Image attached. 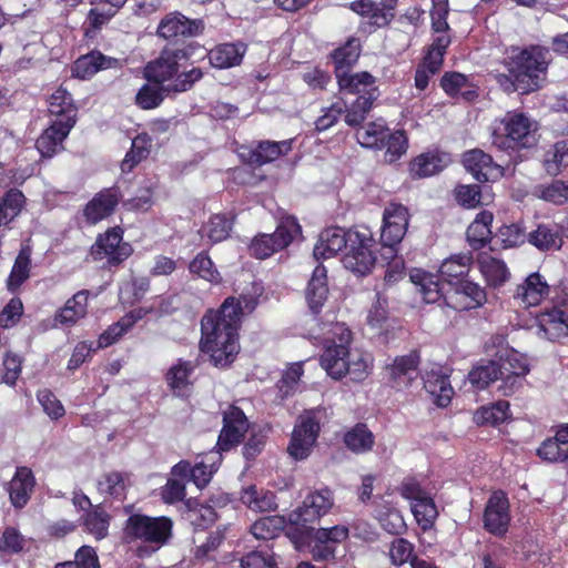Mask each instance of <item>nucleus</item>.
I'll return each mask as SVG.
<instances>
[{
  "instance_id": "1",
  "label": "nucleus",
  "mask_w": 568,
  "mask_h": 568,
  "mask_svg": "<svg viewBox=\"0 0 568 568\" xmlns=\"http://www.w3.org/2000/svg\"><path fill=\"white\" fill-rule=\"evenodd\" d=\"M243 308L241 302L227 297L216 311H207L201 321L200 348L217 367L231 364L240 351L239 327Z\"/></svg>"
},
{
  "instance_id": "2",
  "label": "nucleus",
  "mask_w": 568,
  "mask_h": 568,
  "mask_svg": "<svg viewBox=\"0 0 568 568\" xmlns=\"http://www.w3.org/2000/svg\"><path fill=\"white\" fill-rule=\"evenodd\" d=\"M325 335L321 366L327 375L334 379L348 375L354 382L364 381L371 374L373 359L368 353L349 347L352 333L348 327L344 323L329 324Z\"/></svg>"
},
{
  "instance_id": "3",
  "label": "nucleus",
  "mask_w": 568,
  "mask_h": 568,
  "mask_svg": "<svg viewBox=\"0 0 568 568\" xmlns=\"http://www.w3.org/2000/svg\"><path fill=\"white\" fill-rule=\"evenodd\" d=\"M187 53L182 49H164L144 69L145 78L161 87L166 94L186 92L203 78L200 68L187 69Z\"/></svg>"
},
{
  "instance_id": "4",
  "label": "nucleus",
  "mask_w": 568,
  "mask_h": 568,
  "mask_svg": "<svg viewBox=\"0 0 568 568\" xmlns=\"http://www.w3.org/2000/svg\"><path fill=\"white\" fill-rule=\"evenodd\" d=\"M528 372L526 359L520 353L513 348H504L498 351L495 359L473 368L468 379L471 385L480 389L500 379L499 390L505 396H509L523 386Z\"/></svg>"
},
{
  "instance_id": "5",
  "label": "nucleus",
  "mask_w": 568,
  "mask_h": 568,
  "mask_svg": "<svg viewBox=\"0 0 568 568\" xmlns=\"http://www.w3.org/2000/svg\"><path fill=\"white\" fill-rule=\"evenodd\" d=\"M547 51L540 47L513 49L506 60L515 91L529 93L540 88L541 77L547 69Z\"/></svg>"
},
{
  "instance_id": "6",
  "label": "nucleus",
  "mask_w": 568,
  "mask_h": 568,
  "mask_svg": "<svg viewBox=\"0 0 568 568\" xmlns=\"http://www.w3.org/2000/svg\"><path fill=\"white\" fill-rule=\"evenodd\" d=\"M537 142V123L518 112H508L491 134L493 145L503 151L531 149Z\"/></svg>"
},
{
  "instance_id": "7",
  "label": "nucleus",
  "mask_w": 568,
  "mask_h": 568,
  "mask_svg": "<svg viewBox=\"0 0 568 568\" xmlns=\"http://www.w3.org/2000/svg\"><path fill=\"white\" fill-rule=\"evenodd\" d=\"M430 10L433 41L426 55L420 63L430 69V72H438L443 65L446 49L452 42L450 28L447 22L449 13L448 0H432Z\"/></svg>"
},
{
  "instance_id": "8",
  "label": "nucleus",
  "mask_w": 568,
  "mask_h": 568,
  "mask_svg": "<svg viewBox=\"0 0 568 568\" xmlns=\"http://www.w3.org/2000/svg\"><path fill=\"white\" fill-rule=\"evenodd\" d=\"M320 415L321 409L314 408L297 417L287 447L293 459L303 460L310 456L320 434Z\"/></svg>"
},
{
  "instance_id": "9",
  "label": "nucleus",
  "mask_w": 568,
  "mask_h": 568,
  "mask_svg": "<svg viewBox=\"0 0 568 568\" xmlns=\"http://www.w3.org/2000/svg\"><path fill=\"white\" fill-rule=\"evenodd\" d=\"M375 246L368 232L349 231L348 246L342 260L345 268L361 276L368 274L376 263Z\"/></svg>"
},
{
  "instance_id": "10",
  "label": "nucleus",
  "mask_w": 568,
  "mask_h": 568,
  "mask_svg": "<svg viewBox=\"0 0 568 568\" xmlns=\"http://www.w3.org/2000/svg\"><path fill=\"white\" fill-rule=\"evenodd\" d=\"M172 520L169 517H150L146 515H131L126 521L128 536L144 542L163 546L172 535Z\"/></svg>"
},
{
  "instance_id": "11",
  "label": "nucleus",
  "mask_w": 568,
  "mask_h": 568,
  "mask_svg": "<svg viewBox=\"0 0 568 568\" xmlns=\"http://www.w3.org/2000/svg\"><path fill=\"white\" fill-rule=\"evenodd\" d=\"M300 232L301 226L297 221L287 216L282 220L273 234H261L254 237L250 245V252L256 258L264 260L286 247Z\"/></svg>"
},
{
  "instance_id": "12",
  "label": "nucleus",
  "mask_w": 568,
  "mask_h": 568,
  "mask_svg": "<svg viewBox=\"0 0 568 568\" xmlns=\"http://www.w3.org/2000/svg\"><path fill=\"white\" fill-rule=\"evenodd\" d=\"M409 214L407 207L399 203H389L383 213V225L381 241L384 250L392 255L395 252V245L399 244L405 236L408 227Z\"/></svg>"
},
{
  "instance_id": "13",
  "label": "nucleus",
  "mask_w": 568,
  "mask_h": 568,
  "mask_svg": "<svg viewBox=\"0 0 568 568\" xmlns=\"http://www.w3.org/2000/svg\"><path fill=\"white\" fill-rule=\"evenodd\" d=\"M221 459L222 457L219 450H211L194 466L186 460L178 463L173 466L171 475L181 477L182 479H190L199 489H203L217 470Z\"/></svg>"
},
{
  "instance_id": "14",
  "label": "nucleus",
  "mask_w": 568,
  "mask_h": 568,
  "mask_svg": "<svg viewBox=\"0 0 568 568\" xmlns=\"http://www.w3.org/2000/svg\"><path fill=\"white\" fill-rule=\"evenodd\" d=\"M132 253L129 243L122 242V230L119 227L108 231L98 237L91 247V256L94 261L105 260L110 265H116L126 260Z\"/></svg>"
},
{
  "instance_id": "15",
  "label": "nucleus",
  "mask_w": 568,
  "mask_h": 568,
  "mask_svg": "<svg viewBox=\"0 0 568 568\" xmlns=\"http://www.w3.org/2000/svg\"><path fill=\"white\" fill-rule=\"evenodd\" d=\"M420 356L417 351L396 356L385 367L388 382L398 390L407 388L418 376Z\"/></svg>"
},
{
  "instance_id": "16",
  "label": "nucleus",
  "mask_w": 568,
  "mask_h": 568,
  "mask_svg": "<svg viewBox=\"0 0 568 568\" xmlns=\"http://www.w3.org/2000/svg\"><path fill=\"white\" fill-rule=\"evenodd\" d=\"M509 524V500L503 491H495L485 507L484 528L488 532L501 537L508 531Z\"/></svg>"
},
{
  "instance_id": "17",
  "label": "nucleus",
  "mask_w": 568,
  "mask_h": 568,
  "mask_svg": "<svg viewBox=\"0 0 568 568\" xmlns=\"http://www.w3.org/2000/svg\"><path fill=\"white\" fill-rule=\"evenodd\" d=\"M334 505L333 493L327 489H320L308 494L294 514L291 520L295 524L313 523L325 516Z\"/></svg>"
},
{
  "instance_id": "18",
  "label": "nucleus",
  "mask_w": 568,
  "mask_h": 568,
  "mask_svg": "<svg viewBox=\"0 0 568 568\" xmlns=\"http://www.w3.org/2000/svg\"><path fill=\"white\" fill-rule=\"evenodd\" d=\"M248 429V420L236 406H230L224 412L223 428L217 439L219 450L226 452L237 445Z\"/></svg>"
},
{
  "instance_id": "19",
  "label": "nucleus",
  "mask_w": 568,
  "mask_h": 568,
  "mask_svg": "<svg viewBox=\"0 0 568 568\" xmlns=\"http://www.w3.org/2000/svg\"><path fill=\"white\" fill-rule=\"evenodd\" d=\"M550 294V285L546 277L538 272L530 273L516 286L514 300L523 307L541 304Z\"/></svg>"
},
{
  "instance_id": "20",
  "label": "nucleus",
  "mask_w": 568,
  "mask_h": 568,
  "mask_svg": "<svg viewBox=\"0 0 568 568\" xmlns=\"http://www.w3.org/2000/svg\"><path fill=\"white\" fill-rule=\"evenodd\" d=\"M448 377V369L436 363L430 364L423 375L425 389L435 398L439 407H446L454 394Z\"/></svg>"
},
{
  "instance_id": "21",
  "label": "nucleus",
  "mask_w": 568,
  "mask_h": 568,
  "mask_svg": "<svg viewBox=\"0 0 568 568\" xmlns=\"http://www.w3.org/2000/svg\"><path fill=\"white\" fill-rule=\"evenodd\" d=\"M293 139L275 141H261L254 150L242 148L240 156L251 165H264L292 151Z\"/></svg>"
},
{
  "instance_id": "22",
  "label": "nucleus",
  "mask_w": 568,
  "mask_h": 568,
  "mask_svg": "<svg viewBox=\"0 0 568 568\" xmlns=\"http://www.w3.org/2000/svg\"><path fill=\"white\" fill-rule=\"evenodd\" d=\"M464 166L477 181H495L504 175L503 166L495 164L493 158L481 150H471L464 154Z\"/></svg>"
},
{
  "instance_id": "23",
  "label": "nucleus",
  "mask_w": 568,
  "mask_h": 568,
  "mask_svg": "<svg viewBox=\"0 0 568 568\" xmlns=\"http://www.w3.org/2000/svg\"><path fill=\"white\" fill-rule=\"evenodd\" d=\"M201 27V21L190 20L180 12H172L161 20L158 34L166 40L179 37H194L200 33Z\"/></svg>"
},
{
  "instance_id": "24",
  "label": "nucleus",
  "mask_w": 568,
  "mask_h": 568,
  "mask_svg": "<svg viewBox=\"0 0 568 568\" xmlns=\"http://www.w3.org/2000/svg\"><path fill=\"white\" fill-rule=\"evenodd\" d=\"M74 126L72 122L52 120L50 126L38 138L36 146L43 158H52L63 149L62 142Z\"/></svg>"
},
{
  "instance_id": "25",
  "label": "nucleus",
  "mask_w": 568,
  "mask_h": 568,
  "mask_svg": "<svg viewBox=\"0 0 568 568\" xmlns=\"http://www.w3.org/2000/svg\"><path fill=\"white\" fill-rule=\"evenodd\" d=\"M537 335L549 341H557L568 335V315L559 310L551 308L536 317Z\"/></svg>"
},
{
  "instance_id": "26",
  "label": "nucleus",
  "mask_w": 568,
  "mask_h": 568,
  "mask_svg": "<svg viewBox=\"0 0 568 568\" xmlns=\"http://www.w3.org/2000/svg\"><path fill=\"white\" fill-rule=\"evenodd\" d=\"M348 232L339 227H329L324 230L314 246V257L316 260H325L335 256L343 247L347 250Z\"/></svg>"
},
{
  "instance_id": "27",
  "label": "nucleus",
  "mask_w": 568,
  "mask_h": 568,
  "mask_svg": "<svg viewBox=\"0 0 568 568\" xmlns=\"http://www.w3.org/2000/svg\"><path fill=\"white\" fill-rule=\"evenodd\" d=\"M486 302V292L477 283L463 281L449 296L448 304L456 310H471Z\"/></svg>"
},
{
  "instance_id": "28",
  "label": "nucleus",
  "mask_w": 568,
  "mask_h": 568,
  "mask_svg": "<svg viewBox=\"0 0 568 568\" xmlns=\"http://www.w3.org/2000/svg\"><path fill=\"white\" fill-rule=\"evenodd\" d=\"M478 270L490 287H499L510 278L507 264L489 253H480L477 257Z\"/></svg>"
},
{
  "instance_id": "29",
  "label": "nucleus",
  "mask_w": 568,
  "mask_h": 568,
  "mask_svg": "<svg viewBox=\"0 0 568 568\" xmlns=\"http://www.w3.org/2000/svg\"><path fill=\"white\" fill-rule=\"evenodd\" d=\"M34 484L31 469L24 466L18 467L8 488L11 504L17 508L24 507L30 499Z\"/></svg>"
},
{
  "instance_id": "30",
  "label": "nucleus",
  "mask_w": 568,
  "mask_h": 568,
  "mask_svg": "<svg viewBox=\"0 0 568 568\" xmlns=\"http://www.w3.org/2000/svg\"><path fill=\"white\" fill-rule=\"evenodd\" d=\"M88 298L89 291L82 290L77 292L65 302L63 307L57 311L54 323L72 326L81 318H84L88 313Z\"/></svg>"
},
{
  "instance_id": "31",
  "label": "nucleus",
  "mask_w": 568,
  "mask_h": 568,
  "mask_svg": "<svg viewBox=\"0 0 568 568\" xmlns=\"http://www.w3.org/2000/svg\"><path fill=\"white\" fill-rule=\"evenodd\" d=\"M328 295L327 271L325 266L317 265L308 282L306 298L308 306L314 314L318 313L323 307Z\"/></svg>"
},
{
  "instance_id": "32",
  "label": "nucleus",
  "mask_w": 568,
  "mask_h": 568,
  "mask_svg": "<svg viewBox=\"0 0 568 568\" xmlns=\"http://www.w3.org/2000/svg\"><path fill=\"white\" fill-rule=\"evenodd\" d=\"M118 204L114 191L105 190L98 193L85 206L84 216L91 224H95L112 214Z\"/></svg>"
},
{
  "instance_id": "33",
  "label": "nucleus",
  "mask_w": 568,
  "mask_h": 568,
  "mask_svg": "<svg viewBox=\"0 0 568 568\" xmlns=\"http://www.w3.org/2000/svg\"><path fill=\"white\" fill-rule=\"evenodd\" d=\"M450 163L447 153L427 152L410 163V172L418 178H427L443 171Z\"/></svg>"
},
{
  "instance_id": "34",
  "label": "nucleus",
  "mask_w": 568,
  "mask_h": 568,
  "mask_svg": "<svg viewBox=\"0 0 568 568\" xmlns=\"http://www.w3.org/2000/svg\"><path fill=\"white\" fill-rule=\"evenodd\" d=\"M116 63L115 59L105 57L101 52H91L80 57L72 67V74L79 79H87L100 70H105Z\"/></svg>"
},
{
  "instance_id": "35",
  "label": "nucleus",
  "mask_w": 568,
  "mask_h": 568,
  "mask_svg": "<svg viewBox=\"0 0 568 568\" xmlns=\"http://www.w3.org/2000/svg\"><path fill=\"white\" fill-rule=\"evenodd\" d=\"M339 89L348 93H361L362 95L369 97L371 93L377 94L375 87V78L368 72H358L349 74L341 73L336 77Z\"/></svg>"
},
{
  "instance_id": "36",
  "label": "nucleus",
  "mask_w": 568,
  "mask_h": 568,
  "mask_svg": "<svg viewBox=\"0 0 568 568\" xmlns=\"http://www.w3.org/2000/svg\"><path fill=\"white\" fill-rule=\"evenodd\" d=\"M49 112L53 120L75 124L77 109L70 93L63 88L57 89L49 98Z\"/></svg>"
},
{
  "instance_id": "37",
  "label": "nucleus",
  "mask_w": 568,
  "mask_h": 568,
  "mask_svg": "<svg viewBox=\"0 0 568 568\" xmlns=\"http://www.w3.org/2000/svg\"><path fill=\"white\" fill-rule=\"evenodd\" d=\"M439 277L422 270H414L410 273L412 283L417 287L418 293L426 303H435L443 296Z\"/></svg>"
},
{
  "instance_id": "38",
  "label": "nucleus",
  "mask_w": 568,
  "mask_h": 568,
  "mask_svg": "<svg viewBox=\"0 0 568 568\" xmlns=\"http://www.w3.org/2000/svg\"><path fill=\"white\" fill-rule=\"evenodd\" d=\"M245 53L241 43H224L212 49L209 53L211 64L217 69H227L239 65Z\"/></svg>"
},
{
  "instance_id": "39",
  "label": "nucleus",
  "mask_w": 568,
  "mask_h": 568,
  "mask_svg": "<svg viewBox=\"0 0 568 568\" xmlns=\"http://www.w3.org/2000/svg\"><path fill=\"white\" fill-rule=\"evenodd\" d=\"M493 220V213L485 210L479 212L470 223L467 229V240L473 248L479 250L489 242L491 237L490 225Z\"/></svg>"
},
{
  "instance_id": "40",
  "label": "nucleus",
  "mask_w": 568,
  "mask_h": 568,
  "mask_svg": "<svg viewBox=\"0 0 568 568\" xmlns=\"http://www.w3.org/2000/svg\"><path fill=\"white\" fill-rule=\"evenodd\" d=\"M375 518L384 530L393 535H400L406 529L400 511L388 500H382L375 509Z\"/></svg>"
},
{
  "instance_id": "41",
  "label": "nucleus",
  "mask_w": 568,
  "mask_h": 568,
  "mask_svg": "<svg viewBox=\"0 0 568 568\" xmlns=\"http://www.w3.org/2000/svg\"><path fill=\"white\" fill-rule=\"evenodd\" d=\"M241 500L254 511H271L276 508L275 495L272 491L248 486L242 490Z\"/></svg>"
},
{
  "instance_id": "42",
  "label": "nucleus",
  "mask_w": 568,
  "mask_h": 568,
  "mask_svg": "<svg viewBox=\"0 0 568 568\" xmlns=\"http://www.w3.org/2000/svg\"><path fill=\"white\" fill-rule=\"evenodd\" d=\"M528 242L540 251L558 250L562 240L557 227L540 224L528 234Z\"/></svg>"
},
{
  "instance_id": "43",
  "label": "nucleus",
  "mask_w": 568,
  "mask_h": 568,
  "mask_svg": "<svg viewBox=\"0 0 568 568\" xmlns=\"http://www.w3.org/2000/svg\"><path fill=\"white\" fill-rule=\"evenodd\" d=\"M544 168L549 175H558L568 166V141H558L544 154Z\"/></svg>"
},
{
  "instance_id": "44",
  "label": "nucleus",
  "mask_w": 568,
  "mask_h": 568,
  "mask_svg": "<svg viewBox=\"0 0 568 568\" xmlns=\"http://www.w3.org/2000/svg\"><path fill=\"white\" fill-rule=\"evenodd\" d=\"M194 371L192 362L179 359L166 374L169 386L178 394L184 395L189 385L191 384L190 377Z\"/></svg>"
},
{
  "instance_id": "45",
  "label": "nucleus",
  "mask_w": 568,
  "mask_h": 568,
  "mask_svg": "<svg viewBox=\"0 0 568 568\" xmlns=\"http://www.w3.org/2000/svg\"><path fill=\"white\" fill-rule=\"evenodd\" d=\"M361 53V43L357 39L348 40L343 47L333 52L336 77L346 73L348 69L358 60Z\"/></svg>"
},
{
  "instance_id": "46",
  "label": "nucleus",
  "mask_w": 568,
  "mask_h": 568,
  "mask_svg": "<svg viewBox=\"0 0 568 568\" xmlns=\"http://www.w3.org/2000/svg\"><path fill=\"white\" fill-rule=\"evenodd\" d=\"M232 230V221L225 215L215 214L202 226V239H207L212 244L226 240Z\"/></svg>"
},
{
  "instance_id": "47",
  "label": "nucleus",
  "mask_w": 568,
  "mask_h": 568,
  "mask_svg": "<svg viewBox=\"0 0 568 568\" xmlns=\"http://www.w3.org/2000/svg\"><path fill=\"white\" fill-rule=\"evenodd\" d=\"M387 131L388 129L384 121L378 120L358 129L356 139L362 146L382 149L386 140Z\"/></svg>"
},
{
  "instance_id": "48",
  "label": "nucleus",
  "mask_w": 568,
  "mask_h": 568,
  "mask_svg": "<svg viewBox=\"0 0 568 568\" xmlns=\"http://www.w3.org/2000/svg\"><path fill=\"white\" fill-rule=\"evenodd\" d=\"M348 449L356 454L369 452L374 446V435L364 424H357L344 436Z\"/></svg>"
},
{
  "instance_id": "49",
  "label": "nucleus",
  "mask_w": 568,
  "mask_h": 568,
  "mask_svg": "<svg viewBox=\"0 0 568 568\" xmlns=\"http://www.w3.org/2000/svg\"><path fill=\"white\" fill-rule=\"evenodd\" d=\"M412 513L423 530L430 529L438 516L437 507L428 494L410 504Z\"/></svg>"
},
{
  "instance_id": "50",
  "label": "nucleus",
  "mask_w": 568,
  "mask_h": 568,
  "mask_svg": "<svg viewBox=\"0 0 568 568\" xmlns=\"http://www.w3.org/2000/svg\"><path fill=\"white\" fill-rule=\"evenodd\" d=\"M151 149V138L146 133H141L132 140L130 152L126 153L121 163L123 172L131 171L139 162L146 159Z\"/></svg>"
},
{
  "instance_id": "51",
  "label": "nucleus",
  "mask_w": 568,
  "mask_h": 568,
  "mask_svg": "<svg viewBox=\"0 0 568 568\" xmlns=\"http://www.w3.org/2000/svg\"><path fill=\"white\" fill-rule=\"evenodd\" d=\"M470 263L471 257L468 254L454 255L442 263L439 276L452 283L453 280H458L468 273Z\"/></svg>"
},
{
  "instance_id": "52",
  "label": "nucleus",
  "mask_w": 568,
  "mask_h": 568,
  "mask_svg": "<svg viewBox=\"0 0 568 568\" xmlns=\"http://www.w3.org/2000/svg\"><path fill=\"white\" fill-rule=\"evenodd\" d=\"M98 491L105 497L121 499L126 488L125 478L119 471H108L97 483Z\"/></svg>"
},
{
  "instance_id": "53",
  "label": "nucleus",
  "mask_w": 568,
  "mask_h": 568,
  "mask_svg": "<svg viewBox=\"0 0 568 568\" xmlns=\"http://www.w3.org/2000/svg\"><path fill=\"white\" fill-rule=\"evenodd\" d=\"M190 272L212 284L221 282V274L214 266V263L210 256L201 252L190 263Z\"/></svg>"
},
{
  "instance_id": "54",
  "label": "nucleus",
  "mask_w": 568,
  "mask_h": 568,
  "mask_svg": "<svg viewBox=\"0 0 568 568\" xmlns=\"http://www.w3.org/2000/svg\"><path fill=\"white\" fill-rule=\"evenodd\" d=\"M283 527L284 521L282 518L267 516L256 520L251 527V532L256 539L270 540L277 537Z\"/></svg>"
},
{
  "instance_id": "55",
  "label": "nucleus",
  "mask_w": 568,
  "mask_h": 568,
  "mask_svg": "<svg viewBox=\"0 0 568 568\" xmlns=\"http://www.w3.org/2000/svg\"><path fill=\"white\" fill-rule=\"evenodd\" d=\"M536 194L547 202L564 204L568 202V181L555 180L547 185H539Z\"/></svg>"
},
{
  "instance_id": "56",
  "label": "nucleus",
  "mask_w": 568,
  "mask_h": 568,
  "mask_svg": "<svg viewBox=\"0 0 568 568\" xmlns=\"http://www.w3.org/2000/svg\"><path fill=\"white\" fill-rule=\"evenodd\" d=\"M83 525L87 531L98 540L103 539L108 534L109 515L103 509L97 507L85 515Z\"/></svg>"
},
{
  "instance_id": "57",
  "label": "nucleus",
  "mask_w": 568,
  "mask_h": 568,
  "mask_svg": "<svg viewBox=\"0 0 568 568\" xmlns=\"http://www.w3.org/2000/svg\"><path fill=\"white\" fill-rule=\"evenodd\" d=\"M386 148L385 161L393 163L397 161L407 151V138L403 131H387L384 146Z\"/></svg>"
},
{
  "instance_id": "58",
  "label": "nucleus",
  "mask_w": 568,
  "mask_h": 568,
  "mask_svg": "<svg viewBox=\"0 0 568 568\" xmlns=\"http://www.w3.org/2000/svg\"><path fill=\"white\" fill-rule=\"evenodd\" d=\"M375 99L376 94L374 93H371L369 97L359 95L346 111L345 122L351 126L361 124L365 120L368 111L372 109L373 101Z\"/></svg>"
},
{
  "instance_id": "59",
  "label": "nucleus",
  "mask_w": 568,
  "mask_h": 568,
  "mask_svg": "<svg viewBox=\"0 0 568 568\" xmlns=\"http://www.w3.org/2000/svg\"><path fill=\"white\" fill-rule=\"evenodd\" d=\"M163 93L160 85L146 83L138 91L135 103L143 110L154 109L163 101Z\"/></svg>"
},
{
  "instance_id": "60",
  "label": "nucleus",
  "mask_w": 568,
  "mask_h": 568,
  "mask_svg": "<svg viewBox=\"0 0 568 568\" xmlns=\"http://www.w3.org/2000/svg\"><path fill=\"white\" fill-rule=\"evenodd\" d=\"M187 479L181 477L172 478L161 488V497L165 504H175L185 497V483Z\"/></svg>"
},
{
  "instance_id": "61",
  "label": "nucleus",
  "mask_w": 568,
  "mask_h": 568,
  "mask_svg": "<svg viewBox=\"0 0 568 568\" xmlns=\"http://www.w3.org/2000/svg\"><path fill=\"white\" fill-rule=\"evenodd\" d=\"M540 458L547 462H566L568 460V449L560 447L555 438H547L542 442L537 450Z\"/></svg>"
},
{
  "instance_id": "62",
  "label": "nucleus",
  "mask_w": 568,
  "mask_h": 568,
  "mask_svg": "<svg viewBox=\"0 0 568 568\" xmlns=\"http://www.w3.org/2000/svg\"><path fill=\"white\" fill-rule=\"evenodd\" d=\"M130 329V320L120 318L105 329L98 339V348H105L118 342Z\"/></svg>"
},
{
  "instance_id": "63",
  "label": "nucleus",
  "mask_w": 568,
  "mask_h": 568,
  "mask_svg": "<svg viewBox=\"0 0 568 568\" xmlns=\"http://www.w3.org/2000/svg\"><path fill=\"white\" fill-rule=\"evenodd\" d=\"M414 546L404 538H397L392 541L389 547V558L393 565L402 566L412 560Z\"/></svg>"
},
{
  "instance_id": "64",
  "label": "nucleus",
  "mask_w": 568,
  "mask_h": 568,
  "mask_svg": "<svg viewBox=\"0 0 568 568\" xmlns=\"http://www.w3.org/2000/svg\"><path fill=\"white\" fill-rule=\"evenodd\" d=\"M242 568H276L273 554L267 550H254L242 557Z\"/></svg>"
}]
</instances>
